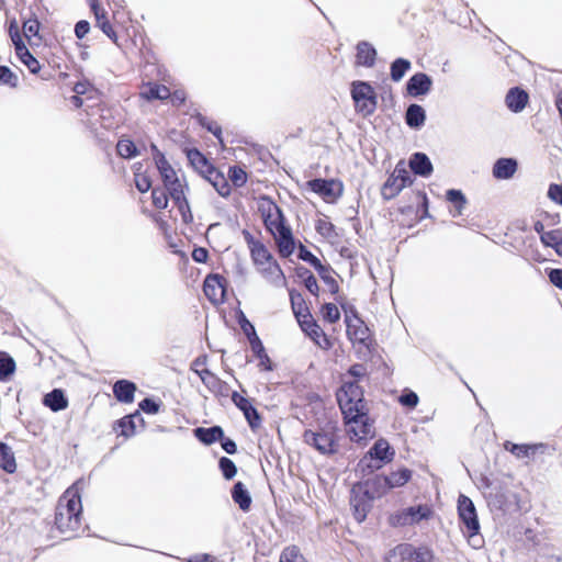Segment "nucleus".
Here are the masks:
<instances>
[{
    "mask_svg": "<svg viewBox=\"0 0 562 562\" xmlns=\"http://www.w3.org/2000/svg\"><path fill=\"white\" fill-rule=\"evenodd\" d=\"M258 209L263 220L266 228L273 236L279 252L283 257H289L295 248L294 238L290 226L285 224L284 215L280 207L269 198H261Z\"/></svg>",
    "mask_w": 562,
    "mask_h": 562,
    "instance_id": "nucleus-1",
    "label": "nucleus"
},
{
    "mask_svg": "<svg viewBox=\"0 0 562 562\" xmlns=\"http://www.w3.org/2000/svg\"><path fill=\"white\" fill-rule=\"evenodd\" d=\"M83 482H75L60 496L56 508L55 525L61 533L71 535L81 525L82 504L80 492Z\"/></svg>",
    "mask_w": 562,
    "mask_h": 562,
    "instance_id": "nucleus-2",
    "label": "nucleus"
},
{
    "mask_svg": "<svg viewBox=\"0 0 562 562\" xmlns=\"http://www.w3.org/2000/svg\"><path fill=\"white\" fill-rule=\"evenodd\" d=\"M304 442L321 454H333L338 450V435L335 424L328 423L317 430H306Z\"/></svg>",
    "mask_w": 562,
    "mask_h": 562,
    "instance_id": "nucleus-3",
    "label": "nucleus"
},
{
    "mask_svg": "<svg viewBox=\"0 0 562 562\" xmlns=\"http://www.w3.org/2000/svg\"><path fill=\"white\" fill-rule=\"evenodd\" d=\"M337 401L344 416H353L366 411L363 392L356 382H345L337 392Z\"/></svg>",
    "mask_w": 562,
    "mask_h": 562,
    "instance_id": "nucleus-4",
    "label": "nucleus"
},
{
    "mask_svg": "<svg viewBox=\"0 0 562 562\" xmlns=\"http://www.w3.org/2000/svg\"><path fill=\"white\" fill-rule=\"evenodd\" d=\"M351 97L357 112L363 116L371 115L378 105L376 93L371 85L366 81H353Z\"/></svg>",
    "mask_w": 562,
    "mask_h": 562,
    "instance_id": "nucleus-5",
    "label": "nucleus"
},
{
    "mask_svg": "<svg viewBox=\"0 0 562 562\" xmlns=\"http://www.w3.org/2000/svg\"><path fill=\"white\" fill-rule=\"evenodd\" d=\"M389 562H432L434 552L425 547L401 543L389 553Z\"/></svg>",
    "mask_w": 562,
    "mask_h": 562,
    "instance_id": "nucleus-6",
    "label": "nucleus"
},
{
    "mask_svg": "<svg viewBox=\"0 0 562 562\" xmlns=\"http://www.w3.org/2000/svg\"><path fill=\"white\" fill-rule=\"evenodd\" d=\"M394 450L385 439H379L367 454L360 460V465L370 471L381 469L394 458Z\"/></svg>",
    "mask_w": 562,
    "mask_h": 562,
    "instance_id": "nucleus-7",
    "label": "nucleus"
},
{
    "mask_svg": "<svg viewBox=\"0 0 562 562\" xmlns=\"http://www.w3.org/2000/svg\"><path fill=\"white\" fill-rule=\"evenodd\" d=\"M432 516V509L428 505H418L404 508L390 517V524L394 527H404L428 520Z\"/></svg>",
    "mask_w": 562,
    "mask_h": 562,
    "instance_id": "nucleus-8",
    "label": "nucleus"
},
{
    "mask_svg": "<svg viewBox=\"0 0 562 562\" xmlns=\"http://www.w3.org/2000/svg\"><path fill=\"white\" fill-rule=\"evenodd\" d=\"M347 434L352 441H361L373 437L374 427L370 418L363 413H356L353 416H345Z\"/></svg>",
    "mask_w": 562,
    "mask_h": 562,
    "instance_id": "nucleus-9",
    "label": "nucleus"
},
{
    "mask_svg": "<svg viewBox=\"0 0 562 562\" xmlns=\"http://www.w3.org/2000/svg\"><path fill=\"white\" fill-rule=\"evenodd\" d=\"M412 477V471L408 469H400L386 476H376L371 481V485L375 487L378 496H382L390 490L405 485Z\"/></svg>",
    "mask_w": 562,
    "mask_h": 562,
    "instance_id": "nucleus-10",
    "label": "nucleus"
},
{
    "mask_svg": "<svg viewBox=\"0 0 562 562\" xmlns=\"http://www.w3.org/2000/svg\"><path fill=\"white\" fill-rule=\"evenodd\" d=\"M306 186L327 203L336 202L344 192L342 182L335 179H314L308 181Z\"/></svg>",
    "mask_w": 562,
    "mask_h": 562,
    "instance_id": "nucleus-11",
    "label": "nucleus"
},
{
    "mask_svg": "<svg viewBox=\"0 0 562 562\" xmlns=\"http://www.w3.org/2000/svg\"><path fill=\"white\" fill-rule=\"evenodd\" d=\"M371 492L366 490L363 491L362 487H355L351 492V498L350 504L353 508V515L355 518L361 522L366 519L368 512L371 508V502L374 497H379L375 493V487H373L371 484Z\"/></svg>",
    "mask_w": 562,
    "mask_h": 562,
    "instance_id": "nucleus-12",
    "label": "nucleus"
},
{
    "mask_svg": "<svg viewBox=\"0 0 562 562\" xmlns=\"http://www.w3.org/2000/svg\"><path fill=\"white\" fill-rule=\"evenodd\" d=\"M459 517L464 525L463 532H473L480 530V524L473 502L465 495L458 498Z\"/></svg>",
    "mask_w": 562,
    "mask_h": 562,
    "instance_id": "nucleus-13",
    "label": "nucleus"
},
{
    "mask_svg": "<svg viewBox=\"0 0 562 562\" xmlns=\"http://www.w3.org/2000/svg\"><path fill=\"white\" fill-rule=\"evenodd\" d=\"M411 183L409 172L406 170L403 162L397 164L393 173L387 179L383 187V194L389 198L394 196L407 184Z\"/></svg>",
    "mask_w": 562,
    "mask_h": 562,
    "instance_id": "nucleus-14",
    "label": "nucleus"
},
{
    "mask_svg": "<svg viewBox=\"0 0 562 562\" xmlns=\"http://www.w3.org/2000/svg\"><path fill=\"white\" fill-rule=\"evenodd\" d=\"M226 281L220 274H210L205 278L203 284V291L205 296L214 305L224 302L226 292Z\"/></svg>",
    "mask_w": 562,
    "mask_h": 562,
    "instance_id": "nucleus-15",
    "label": "nucleus"
},
{
    "mask_svg": "<svg viewBox=\"0 0 562 562\" xmlns=\"http://www.w3.org/2000/svg\"><path fill=\"white\" fill-rule=\"evenodd\" d=\"M151 151H153V159L155 161V165L160 173V177L164 182V187L169 184L170 182L177 181L178 173L176 170L171 167V165L168 162L164 154L157 148L155 144H151Z\"/></svg>",
    "mask_w": 562,
    "mask_h": 562,
    "instance_id": "nucleus-16",
    "label": "nucleus"
},
{
    "mask_svg": "<svg viewBox=\"0 0 562 562\" xmlns=\"http://www.w3.org/2000/svg\"><path fill=\"white\" fill-rule=\"evenodd\" d=\"M346 323L347 335L349 339L353 344L358 342L368 347L370 340V331L369 328L364 325V323L358 317H346Z\"/></svg>",
    "mask_w": 562,
    "mask_h": 562,
    "instance_id": "nucleus-17",
    "label": "nucleus"
},
{
    "mask_svg": "<svg viewBox=\"0 0 562 562\" xmlns=\"http://www.w3.org/2000/svg\"><path fill=\"white\" fill-rule=\"evenodd\" d=\"M232 401L244 413L250 428L257 429L261 424V418L250 401L237 392L232 394Z\"/></svg>",
    "mask_w": 562,
    "mask_h": 562,
    "instance_id": "nucleus-18",
    "label": "nucleus"
},
{
    "mask_svg": "<svg viewBox=\"0 0 562 562\" xmlns=\"http://www.w3.org/2000/svg\"><path fill=\"white\" fill-rule=\"evenodd\" d=\"M184 179L178 178L177 181L170 182L165 187L169 196L173 200V202L179 207V211L183 215L184 221H187L186 212L189 211V203L186 199L184 194Z\"/></svg>",
    "mask_w": 562,
    "mask_h": 562,
    "instance_id": "nucleus-19",
    "label": "nucleus"
},
{
    "mask_svg": "<svg viewBox=\"0 0 562 562\" xmlns=\"http://www.w3.org/2000/svg\"><path fill=\"white\" fill-rule=\"evenodd\" d=\"M302 330L322 349L328 350L331 348V341L323 331V329L315 323L313 317L308 321H303L300 325Z\"/></svg>",
    "mask_w": 562,
    "mask_h": 562,
    "instance_id": "nucleus-20",
    "label": "nucleus"
},
{
    "mask_svg": "<svg viewBox=\"0 0 562 562\" xmlns=\"http://www.w3.org/2000/svg\"><path fill=\"white\" fill-rule=\"evenodd\" d=\"M431 85L432 81L428 75L418 72L412 76L407 81V92L412 97L424 95L430 91Z\"/></svg>",
    "mask_w": 562,
    "mask_h": 562,
    "instance_id": "nucleus-21",
    "label": "nucleus"
},
{
    "mask_svg": "<svg viewBox=\"0 0 562 562\" xmlns=\"http://www.w3.org/2000/svg\"><path fill=\"white\" fill-rule=\"evenodd\" d=\"M258 270L263 276V278L276 286L285 285V277L280 266L274 261H268L265 265L258 267Z\"/></svg>",
    "mask_w": 562,
    "mask_h": 562,
    "instance_id": "nucleus-22",
    "label": "nucleus"
},
{
    "mask_svg": "<svg viewBox=\"0 0 562 562\" xmlns=\"http://www.w3.org/2000/svg\"><path fill=\"white\" fill-rule=\"evenodd\" d=\"M505 450L513 453L516 458L522 459V458H530L538 451L542 450L544 448L543 443H531V445H518L513 443L510 441H506L504 443Z\"/></svg>",
    "mask_w": 562,
    "mask_h": 562,
    "instance_id": "nucleus-23",
    "label": "nucleus"
},
{
    "mask_svg": "<svg viewBox=\"0 0 562 562\" xmlns=\"http://www.w3.org/2000/svg\"><path fill=\"white\" fill-rule=\"evenodd\" d=\"M505 102L510 111L519 113L527 105L528 94L519 88H513L507 92Z\"/></svg>",
    "mask_w": 562,
    "mask_h": 562,
    "instance_id": "nucleus-24",
    "label": "nucleus"
},
{
    "mask_svg": "<svg viewBox=\"0 0 562 562\" xmlns=\"http://www.w3.org/2000/svg\"><path fill=\"white\" fill-rule=\"evenodd\" d=\"M290 301L293 313L299 322V324H303V321H308L312 318L311 313L305 304L303 296L293 290L290 291Z\"/></svg>",
    "mask_w": 562,
    "mask_h": 562,
    "instance_id": "nucleus-25",
    "label": "nucleus"
},
{
    "mask_svg": "<svg viewBox=\"0 0 562 562\" xmlns=\"http://www.w3.org/2000/svg\"><path fill=\"white\" fill-rule=\"evenodd\" d=\"M517 170V161L513 158H501L493 167V176L496 179H510Z\"/></svg>",
    "mask_w": 562,
    "mask_h": 562,
    "instance_id": "nucleus-26",
    "label": "nucleus"
},
{
    "mask_svg": "<svg viewBox=\"0 0 562 562\" xmlns=\"http://www.w3.org/2000/svg\"><path fill=\"white\" fill-rule=\"evenodd\" d=\"M92 11L95 16L97 26L100 27L102 30V32L109 38H111L116 45H119L116 33L114 32L111 23L109 22V20L106 18V12L104 11V9H102L98 4L93 3Z\"/></svg>",
    "mask_w": 562,
    "mask_h": 562,
    "instance_id": "nucleus-27",
    "label": "nucleus"
},
{
    "mask_svg": "<svg viewBox=\"0 0 562 562\" xmlns=\"http://www.w3.org/2000/svg\"><path fill=\"white\" fill-rule=\"evenodd\" d=\"M357 64L364 67H372L375 61L376 50L368 42H360L357 45Z\"/></svg>",
    "mask_w": 562,
    "mask_h": 562,
    "instance_id": "nucleus-28",
    "label": "nucleus"
},
{
    "mask_svg": "<svg viewBox=\"0 0 562 562\" xmlns=\"http://www.w3.org/2000/svg\"><path fill=\"white\" fill-rule=\"evenodd\" d=\"M136 385L127 380H120L113 386V393L117 401L123 403H132L134 401V393Z\"/></svg>",
    "mask_w": 562,
    "mask_h": 562,
    "instance_id": "nucleus-29",
    "label": "nucleus"
},
{
    "mask_svg": "<svg viewBox=\"0 0 562 562\" xmlns=\"http://www.w3.org/2000/svg\"><path fill=\"white\" fill-rule=\"evenodd\" d=\"M411 169L419 176L428 177L432 172V165L429 158L423 153H416L409 160Z\"/></svg>",
    "mask_w": 562,
    "mask_h": 562,
    "instance_id": "nucleus-30",
    "label": "nucleus"
},
{
    "mask_svg": "<svg viewBox=\"0 0 562 562\" xmlns=\"http://www.w3.org/2000/svg\"><path fill=\"white\" fill-rule=\"evenodd\" d=\"M43 404L53 412H59L67 408L68 400L61 390L55 389L44 396Z\"/></svg>",
    "mask_w": 562,
    "mask_h": 562,
    "instance_id": "nucleus-31",
    "label": "nucleus"
},
{
    "mask_svg": "<svg viewBox=\"0 0 562 562\" xmlns=\"http://www.w3.org/2000/svg\"><path fill=\"white\" fill-rule=\"evenodd\" d=\"M232 497L241 510H249L251 505V496L246 486L241 482H237L234 485L232 491Z\"/></svg>",
    "mask_w": 562,
    "mask_h": 562,
    "instance_id": "nucleus-32",
    "label": "nucleus"
},
{
    "mask_svg": "<svg viewBox=\"0 0 562 562\" xmlns=\"http://www.w3.org/2000/svg\"><path fill=\"white\" fill-rule=\"evenodd\" d=\"M194 435L200 441L204 442L205 445H211L222 440L224 432L220 426H214L211 428L199 427L194 429Z\"/></svg>",
    "mask_w": 562,
    "mask_h": 562,
    "instance_id": "nucleus-33",
    "label": "nucleus"
},
{
    "mask_svg": "<svg viewBox=\"0 0 562 562\" xmlns=\"http://www.w3.org/2000/svg\"><path fill=\"white\" fill-rule=\"evenodd\" d=\"M207 180L212 183L217 193L222 196L231 194V184L225 177L215 169L209 170Z\"/></svg>",
    "mask_w": 562,
    "mask_h": 562,
    "instance_id": "nucleus-34",
    "label": "nucleus"
},
{
    "mask_svg": "<svg viewBox=\"0 0 562 562\" xmlns=\"http://www.w3.org/2000/svg\"><path fill=\"white\" fill-rule=\"evenodd\" d=\"M19 60L32 72L37 74L41 69L40 61L29 52L25 45H18L15 50Z\"/></svg>",
    "mask_w": 562,
    "mask_h": 562,
    "instance_id": "nucleus-35",
    "label": "nucleus"
},
{
    "mask_svg": "<svg viewBox=\"0 0 562 562\" xmlns=\"http://www.w3.org/2000/svg\"><path fill=\"white\" fill-rule=\"evenodd\" d=\"M541 241L544 246L551 247L555 250V252L562 257V231L553 229L550 232H544L540 236Z\"/></svg>",
    "mask_w": 562,
    "mask_h": 562,
    "instance_id": "nucleus-36",
    "label": "nucleus"
},
{
    "mask_svg": "<svg viewBox=\"0 0 562 562\" xmlns=\"http://www.w3.org/2000/svg\"><path fill=\"white\" fill-rule=\"evenodd\" d=\"M0 468L8 473H13L16 470L15 458L12 449L5 443L0 441Z\"/></svg>",
    "mask_w": 562,
    "mask_h": 562,
    "instance_id": "nucleus-37",
    "label": "nucleus"
},
{
    "mask_svg": "<svg viewBox=\"0 0 562 562\" xmlns=\"http://www.w3.org/2000/svg\"><path fill=\"white\" fill-rule=\"evenodd\" d=\"M138 420V422H142L143 423V418H142V415L136 412L135 414H132V415H128V416H125L123 418H121L119 422H117V426L120 428V435L124 436V437H131L135 434V430H136V424H135V420Z\"/></svg>",
    "mask_w": 562,
    "mask_h": 562,
    "instance_id": "nucleus-38",
    "label": "nucleus"
},
{
    "mask_svg": "<svg viewBox=\"0 0 562 562\" xmlns=\"http://www.w3.org/2000/svg\"><path fill=\"white\" fill-rule=\"evenodd\" d=\"M426 119L425 110L418 104H412L406 111V123L408 126L418 128L424 125Z\"/></svg>",
    "mask_w": 562,
    "mask_h": 562,
    "instance_id": "nucleus-39",
    "label": "nucleus"
},
{
    "mask_svg": "<svg viewBox=\"0 0 562 562\" xmlns=\"http://www.w3.org/2000/svg\"><path fill=\"white\" fill-rule=\"evenodd\" d=\"M140 97L146 100H165L170 97V92L166 86L148 85L142 90Z\"/></svg>",
    "mask_w": 562,
    "mask_h": 562,
    "instance_id": "nucleus-40",
    "label": "nucleus"
},
{
    "mask_svg": "<svg viewBox=\"0 0 562 562\" xmlns=\"http://www.w3.org/2000/svg\"><path fill=\"white\" fill-rule=\"evenodd\" d=\"M250 252L254 262L257 267L267 263L272 260V257L268 249L259 241H252L250 246Z\"/></svg>",
    "mask_w": 562,
    "mask_h": 562,
    "instance_id": "nucleus-41",
    "label": "nucleus"
},
{
    "mask_svg": "<svg viewBox=\"0 0 562 562\" xmlns=\"http://www.w3.org/2000/svg\"><path fill=\"white\" fill-rule=\"evenodd\" d=\"M411 68V61L404 58L395 59L391 65V78L393 81H400Z\"/></svg>",
    "mask_w": 562,
    "mask_h": 562,
    "instance_id": "nucleus-42",
    "label": "nucleus"
},
{
    "mask_svg": "<svg viewBox=\"0 0 562 562\" xmlns=\"http://www.w3.org/2000/svg\"><path fill=\"white\" fill-rule=\"evenodd\" d=\"M15 370L14 360L7 353L0 352V381H7Z\"/></svg>",
    "mask_w": 562,
    "mask_h": 562,
    "instance_id": "nucleus-43",
    "label": "nucleus"
},
{
    "mask_svg": "<svg viewBox=\"0 0 562 562\" xmlns=\"http://www.w3.org/2000/svg\"><path fill=\"white\" fill-rule=\"evenodd\" d=\"M188 158L190 162L199 170L201 171H207L213 169L206 158L196 149H192L188 151Z\"/></svg>",
    "mask_w": 562,
    "mask_h": 562,
    "instance_id": "nucleus-44",
    "label": "nucleus"
},
{
    "mask_svg": "<svg viewBox=\"0 0 562 562\" xmlns=\"http://www.w3.org/2000/svg\"><path fill=\"white\" fill-rule=\"evenodd\" d=\"M117 154L123 158H132L137 155L135 144L130 139H121L116 145Z\"/></svg>",
    "mask_w": 562,
    "mask_h": 562,
    "instance_id": "nucleus-45",
    "label": "nucleus"
},
{
    "mask_svg": "<svg viewBox=\"0 0 562 562\" xmlns=\"http://www.w3.org/2000/svg\"><path fill=\"white\" fill-rule=\"evenodd\" d=\"M194 372L199 375L201 381L207 386L210 390H215L220 380L218 378L212 373L207 369H194Z\"/></svg>",
    "mask_w": 562,
    "mask_h": 562,
    "instance_id": "nucleus-46",
    "label": "nucleus"
},
{
    "mask_svg": "<svg viewBox=\"0 0 562 562\" xmlns=\"http://www.w3.org/2000/svg\"><path fill=\"white\" fill-rule=\"evenodd\" d=\"M18 83V76L9 67L0 66V85L15 88Z\"/></svg>",
    "mask_w": 562,
    "mask_h": 562,
    "instance_id": "nucleus-47",
    "label": "nucleus"
},
{
    "mask_svg": "<svg viewBox=\"0 0 562 562\" xmlns=\"http://www.w3.org/2000/svg\"><path fill=\"white\" fill-rule=\"evenodd\" d=\"M280 562H307L304 557L300 553L296 547L285 548L281 555Z\"/></svg>",
    "mask_w": 562,
    "mask_h": 562,
    "instance_id": "nucleus-48",
    "label": "nucleus"
},
{
    "mask_svg": "<svg viewBox=\"0 0 562 562\" xmlns=\"http://www.w3.org/2000/svg\"><path fill=\"white\" fill-rule=\"evenodd\" d=\"M228 177L235 187H243L247 181V173L240 167L234 166L228 170Z\"/></svg>",
    "mask_w": 562,
    "mask_h": 562,
    "instance_id": "nucleus-49",
    "label": "nucleus"
},
{
    "mask_svg": "<svg viewBox=\"0 0 562 562\" xmlns=\"http://www.w3.org/2000/svg\"><path fill=\"white\" fill-rule=\"evenodd\" d=\"M321 312H322L323 318L325 321H327L328 323L334 324V323L338 322L340 318V312H339L338 307L333 303L324 304Z\"/></svg>",
    "mask_w": 562,
    "mask_h": 562,
    "instance_id": "nucleus-50",
    "label": "nucleus"
},
{
    "mask_svg": "<svg viewBox=\"0 0 562 562\" xmlns=\"http://www.w3.org/2000/svg\"><path fill=\"white\" fill-rule=\"evenodd\" d=\"M220 469H221L224 477L227 480L233 479L237 473V468H236L235 463L226 457H222L220 459Z\"/></svg>",
    "mask_w": 562,
    "mask_h": 562,
    "instance_id": "nucleus-51",
    "label": "nucleus"
},
{
    "mask_svg": "<svg viewBox=\"0 0 562 562\" xmlns=\"http://www.w3.org/2000/svg\"><path fill=\"white\" fill-rule=\"evenodd\" d=\"M40 31V22L37 19H29L23 23V34L24 36L31 41L33 37L38 36Z\"/></svg>",
    "mask_w": 562,
    "mask_h": 562,
    "instance_id": "nucleus-52",
    "label": "nucleus"
},
{
    "mask_svg": "<svg viewBox=\"0 0 562 562\" xmlns=\"http://www.w3.org/2000/svg\"><path fill=\"white\" fill-rule=\"evenodd\" d=\"M151 198L155 207L164 210L168 206V195L164 189H153Z\"/></svg>",
    "mask_w": 562,
    "mask_h": 562,
    "instance_id": "nucleus-53",
    "label": "nucleus"
},
{
    "mask_svg": "<svg viewBox=\"0 0 562 562\" xmlns=\"http://www.w3.org/2000/svg\"><path fill=\"white\" fill-rule=\"evenodd\" d=\"M316 231L328 239L336 237L334 225L325 218L317 221Z\"/></svg>",
    "mask_w": 562,
    "mask_h": 562,
    "instance_id": "nucleus-54",
    "label": "nucleus"
},
{
    "mask_svg": "<svg viewBox=\"0 0 562 562\" xmlns=\"http://www.w3.org/2000/svg\"><path fill=\"white\" fill-rule=\"evenodd\" d=\"M398 401L403 406L414 408L418 404V396L415 392L409 391V392L402 394L400 396Z\"/></svg>",
    "mask_w": 562,
    "mask_h": 562,
    "instance_id": "nucleus-55",
    "label": "nucleus"
},
{
    "mask_svg": "<svg viewBox=\"0 0 562 562\" xmlns=\"http://www.w3.org/2000/svg\"><path fill=\"white\" fill-rule=\"evenodd\" d=\"M135 186L138 189V191H140L142 193H145L150 189L151 182L146 175L136 173L135 175Z\"/></svg>",
    "mask_w": 562,
    "mask_h": 562,
    "instance_id": "nucleus-56",
    "label": "nucleus"
},
{
    "mask_svg": "<svg viewBox=\"0 0 562 562\" xmlns=\"http://www.w3.org/2000/svg\"><path fill=\"white\" fill-rule=\"evenodd\" d=\"M139 408L147 414H157L159 412V403L150 398H145L139 403Z\"/></svg>",
    "mask_w": 562,
    "mask_h": 562,
    "instance_id": "nucleus-57",
    "label": "nucleus"
},
{
    "mask_svg": "<svg viewBox=\"0 0 562 562\" xmlns=\"http://www.w3.org/2000/svg\"><path fill=\"white\" fill-rule=\"evenodd\" d=\"M447 200L451 202L453 205L459 203V206L461 204H465L467 200L463 193L459 190L450 189L447 191Z\"/></svg>",
    "mask_w": 562,
    "mask_h": 562,
    "instance_id": "nucleus-58",
    "label": "nucleus"
},
{
    "mask_svg": "<svg viewBox=\"0 0 562 562\" xmlns=\"http://www.w3.org/2000/svg\"><path fill=\"white\" fill-rule=\"evenodd\" d=\"M548 196L555 203L562 205V186L551 184L548 190Z\"/></svg>",
    "mask_w": 562,
    "mask_h": 562,
    "instance_id": "nucleus-59",
    "label": "nucleus"
},
{
    "mask_svg": "<svg viewBox=\"0 0 562 562\" xmlns=\"http://www.w3.org/2000/svg\"><path fill=\"white\" fill-rule=\"evenodd\" d=\"M9 32H10V37L14 44L15 50H18V45L19 46L24 45V43L21 38L19 27H18V24L15 21L11 22Z\"/></svg>",
    "mask_w": 562,
    "mask_h": 562,
    "instance_id": "nucleus-60",
    "label": "nucleus"
},
{
    "mask_svg": "<svg viewBox=\"0 0 562 562\" xmlns=\"http://www.w3.org/2000/svg\"><path fill=\"white\" fill-rule=\"evenodd\" d=\"M249 328L254 335V339H250L251 348H252L254 352L257 355V357L261 358V356L266 353L263 346H262L261 341L259 340V338L255 335L254 327L250 324H249Z\"/></svg>",
    "mask_w": 562,
    "mask_h": 562,
    "instance_id": "nucleus-61",
    "label": "nucleus"
},
{
    "mask_svg": "<svg viewBox=\"0 0 562 562\" xmlns=\"http://www.w3.org/2000/svg\"><path fill=\"white\" fill-rule=\"evenodd\" d=\"M89 30H90L89 22L81 20L75 26V34L78 38L81 40L89 33Z\"/></svg>",
    "mask_w": 562,
    "mask_h": 562,
    "instance_id": "nucleus-62",
    "label": "nucleus"
},
{
    "mask_svg": "<svg viewBox=\"0 0 562 562\" xmlns=\"http://www.w3.org/2000/svg\"><path fill=\"white\" fill-rule=\"evenodd\" d=\"M550 282L562 290V269H552L549 272Z\"/></svg>",
    "mask_w": 562,
    "mask_h": 562,
    "instance_id": "nucleus-63",
    "label": "nucleus"
},
{
    "mask_svg": "<svg viewBox=\"0 0 562 562\" xmlns=\"http://www.w3.org/2000/svg\"><path fill=\"white\" fill-rule=\"evenodd\" d=\"M200 123L207 128L209 132H211L213 135H215L218 139L221 136V127L215 122H207L206 119L201 117Z\"/></svg>",
    "mask_w": 562,
    "mask_h": 562,
    "instance_id": "nucleus-64",
    "label": "nucleus"
}]
</instances>
